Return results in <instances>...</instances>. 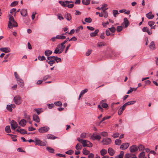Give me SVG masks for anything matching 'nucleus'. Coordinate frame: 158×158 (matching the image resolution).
<instances>
[{
    "instance_id": "nucleus-1",
    "label": "nucleus",
    "mask_w": 158,
    "mask_h": 158,
    "mask_svg": "<svg viewBox=\"0 0 158 158\" xmlns=\"http://www.w3.org/2000/svg\"><path fill=\"white\" fill-rule=\"evenodd\" d=\"M9 22L8 24V27L9 28H11L13 27L18 26L17 23L15 21L14 19L12 16V15H9Z\"/></svg>"
},
{
    "instance_id": "nucleus-2",
    "label": "nucleus",
    "mask_w": 158,
    "mask_h": 158,
    "mask_svg": "<svg viewBox=\"0 0 158 158\" xmlns=\"http://www.w3.org/2000/svg\"><path fill=\"white\" fill-rule=\"evenodd\" d=\"M77 140L79 142L82 144L84 147H91L93 146L92 143L88 141L81 139L79 138H78Z\"/></svg>"
},
{
    "instance_id": "nucleus-3",
    "label": "nucleus",
    "mask_w": 158,
    "mask_h": 158,
    "mask_svg": "<svg viewBox=\"0 0 158 158\" xmlns=\"http://www.w3.org/2000/svg\"><path fill=\"white\" fill-rule=\"evenodd\" d=\"M34 143H35V145H38L42 146H45V143L41 141L39 139L35 138L34 139Z\"/></svg>"
},
{
    "instance_id": "nucleus-4",
    "label": "nucleus",
    "mask_w": 158,
    "mask_h": 158,
    "mask_svg": "<svg viewBox=\"0 0 158 158\" xmlns=\"http://www.w3.org/2000/svg\"><path fill=\"white\" fill-rule=\"evenodd\" d=\"M64 50L63 48H62L60 44H59L56 48L54 53L55 54H60L64 51Z\"/></svg>"
},
{
    "instance_id": "nucleus-5",
    "label": "nucleus",
    "mask_w": 158,
    "mask_h": 158,
    "mask_svg": "<svg viewBox=\"0 0 158 158\" xmlns=\"http://www.w3.org/2000/svg\"><path fill=\"white\" fill-rule=\"evenodd\" d=\"M13 100L15 103L17 105H19L21 103L22 100L21 97L19 95L15 96Z\"/></svg>"
},
{
    "instance_id": "nucleus-6",
    "label": "nucleus",
    "mask_w": 158,
    "mask_h": 158,
    "mask_svg": "<svg viewBox=\"0 0 158 158\" xmlns=\"http://www.w3.org/2000/svg\"><path fill=\"white\" fill-rule=\"evenodd\" d=\"M50 129L49 127L47 126H44L41 127L38 129L39 132L41 133H44L47 132Z\"/></svg>"
},
{
    "instance_id": "nucleus-7",
    "label": "nucleus",
    "mask_w": 158,
    "mask_h": 158,
    "mask_svg": "<svg viewBox=\"0 0 158 158\" xmlns=\"http://www.w3.org/2000/svg\"><path fill=\"white\" fill-rule=\"evenodd\" d=\"M112 142L111 139L109 138H106L103 139L102 141V142L103 143V145H107L110 144Z\"/></svg>"
},
{
    "instance_id": "nucleus-8",
    "label": "nucleus",
    "mask_w": 158,
    "mask_h": 158,
    "mask_svg": "<svg viewBox=\"0 0 158 158\" xmlns=\"http://www.w3.org/2000/svg\"><path fill=\"white\" fill-rule=\"evenodd\" d=\"M11 128L12 130H15L18 127L17 123L14 120H12L10 123Z\"/></svg>"
},
{
    "instance_id": "nucleus-9",
    "label": "nucleus",
    "mask_w": 158,
    "mask_h": 158,
    "mask_svg": "<svg viewBox=\"0 0 158 158\" xmlns=\"http://www.w3.org/2000/svg\"><path fill=\"white\" fill-rule=\"evenodd\" d=\"M130 152L132 153L135 152L138 150V147L135 145H132L129 148Z\"/></svg>"
},
{
    "instance_id": "nucleus-10",
    "label": "nucleus",
    "mask_w": 158,
    "mask_h": 158,
    "mask_svg": "<svg viewBox=\"0 0 158 158\" xmlns=\"http://www.w3.org/2000/svg\"><path fill=\"white\" fill-rule=\"evenodd\" d=\"M91 138L93 140L97 139L99 140L101 138L100 136L97 135V133H94L92 135Z\"/></svg>"
},
{
    "instance_id": "nucleus-11",
    "label": "nucleus",
    "mask_w": 158,
    "mask_h": 158,
    "mask_svg": "<svg viewBox=\"0 0 158 158\" xmlns=\"http://www.w3.org/2000/svg\"><path fill=\"white\" fill-rule=\"evenodd\" d=\"M129 144L128 143H123L120 146V148L122 150L127 149L129 146Z\"/></svg>"
},
{
    "instance_id": "nucleus-12",
    "label": "nucleus",
    "mask_w": 158,
    "mask_h": 158,
    "mask_svg": "<svg viewBox=\"0 0 158 158\" xmlns=\"http://www.w3.org/2000/svg\"><path fill=\"white\" fill-rule=\"evenodd\" d=\"M20 14L23 17H26L27 16V9H23L20 11Z\"/></svg>"
},
{
    "instance_id": "nucleus-13",
    "label": "nucleus",
    "mask_w": 158,
    "mask_h": 158,
    "mask_svg": "<svg viewBox=\"0 0 158 158\" xmlns=\"http://www.w3.org/2000/svg\"><path fill=\"white\" fill-rule=\"evenodd\" d=\"M16 81L18 82V85L20 87L22 88L24 86V83L23 80L22 79L19 78L16 80Z\"/></svg>"
},
{
    "instance_id": "nucleus-14",
    "label": "nucleus",
    "mask_w": 158,
    "mask_h": 158,
    "mask_svg": "<svg viewBox=\"0 0 158 158\" xmlns=\"http://www.w3.org/2000/svg\"><path fill=\"white\" fill-rule=\"evenodd\" d=\"M0 50L1 51L3 52L6 53L9 52L10 51V48L8 47L7 48H0Z\"/></svg>"
},
{
    "instance_id": "nucleus-15",
    "label": "nucleus",
    "mask_w": 158,
    "mask_h": 158,
    "mask_svg": "<svg viewBox=\"0 0 158 158\" xmlns=\"http://www.w3.org/2000/svg\"><path fill=\"white\" fill-rule=\"evenodd\" d=\"M33 120L37 123H39L40 122V119L39 116L36 114L33 115Z\"/></svg>"
},
{
    "instance_id": "nucleus-16",
    "label": "nucleus",
    "mask_w": 158,
    "mask_h": 158,
    "mask_svg": "<svg viewBox=\"0 0 158 158\" xmlns=\"http://www.w3.org/2000/svg\"><path fill=\"white\" fill-rule=\"evenodd\" d=\"M69 2L68 1H60L59 2V3L61 4V6H62L64 7H66V4H68V3Z\"/></svg>"
},
{
    "instance_id": "nucleus-17",
    "label": "nucleus",
    "mask_w": 158,
    "mask_h": 158,
    "mask_svg": "<svg viewBox=\"0 0 158 158\" xmlns=\"http://www.w3.org/2000/svg\"><path fill=\"white\" fill-rule=\"evenodd\" d=\"M56 56H50L47 57L48 60L51 61L53 63H55L56 60Z\"/></svg>"
},
{
    "instance_id": "nucleus-18",
    "label": "nucleus",
    "mask_w": 158,
    "mask_h": 158,
    "mask_svg": "<svg viewBox=\"0 0 158 158\" xmlns=\"http://www.w3.org/2000/svg\"><path fill=\"white\" fill-rule=\"evenodd\" d=\"M108 152L109 154L111 156H113L115 153L114 150L111 148H108Z\"/></svg>"
},
{
    "instance_id": "nucleus-19",
    "label": "nucleus",
    "mask_w": 158,
    "mask_h": 158,
    "mask_svg": "<svg viewBox=\"0 0 158 158\" xmlns=\"http://www.w3.org/2000/svg\"><path fill=\"white\" fill-rule=\"evenodd\" d=\"M108 9V8H105L102 10V13H103V15L104 17L105 18H106L108 17V13L106 11Z\"/></svg>"
},
{
    "instance_id": "nucleus-20",
    "label": "nucleus",
    "mask_w": 158,
    "mask_h": 158,
    "mask_svg": "<svg viewBox=\"0 0 158 158\" xmlns=\"http://www.w3.org/2000/svg\"><path fill=\"white\" fill-rule=\"evenodd\" d=\"M142 31L143 32H147L149 35H151L152 33L149 30V29L147 27H144L142 29Z\"/></svg>"
},
{
    "instance_id": "nucleus-21",
    "label": "nucleus",
    "mask_w": 158,
    "mask_h": 158,
    "mask_svg": "<svg viewBox=\"0 0 158 158\" xmlns=\"http://www.w3.org/2000/svg\"><path fill=\"white\" fill-rule=\"evenodd\" d=\"M149 47L152 50H154L155 49L156 47L154 41H152L151 42Z\"/></svg>"
},
{
    "instance_id": "nucleus-22",
    "label": "nucleus",
    "mask_w": 158,
    "mask_h": 158,
    "mask_svg": "<svg viewBox=\"0 0 158 158\" xmlns=\"http://www.w3.org/2000/svg\"><path fill=\"white\" fill-rule=\"evenodd\" d=\"M69 2L68 3L66 4V7H68L69 8H72L74 6V5L73 3V2L72 1H68Z\"/></svg>"
},
{
    "instance_id": "nucleus-23",
    "label": "nucleus",
    "mask_w": 158,
    "mask_h": 158,
    "mask_svg": "<svg viewBox=\"0 0 158 158\" xmlns=\"http://www.w3.org/2000/svg\"><path fill=\"white\" fill-rule=\"evenodd\" d=\"M26 123V121L24 119H22L19 122V124L22 127H24Z\"/></svg>"
},
{
    "instance_id": "nucleus-24",
    "label": "nucleus",
    "mask_w": 158,
    "mask_h": 158,
    "mask_svg": "<svg viewBox=\"0 0 158 158\" xmlns=\"http://www.w3.org/2000/svg\"><path fill=\"white\" fill-rule=\"evenodd\" d=\"M64 17L68 21H70L72 19L71 15L69 13H67L65 14Z\"/></svg>"
},
{
    "instance_id": "nucleus-25",
    "label": "nucleus",
    "mask_w": 158,
    "mask_h": 158,
    "mask_svg": "<svg viewBox=\"0 0 158 158\" xmlns=\"http://www.w3.org/2000/svg\"><path fill=\"white\" fill-rule=\"evenodd\" d=\"M47 138L48 139H54L57 138V137L53 135L49 134L47 135Z\"/></svg>"
},
{
    "instance_id": "nucleus-26",
    "label": "nucleus",
    "mask_w": 158,
    "mask_h": 158,
    "mask_svg": "<svg viewBox=\"0 0 158 158\" xmlns=\"http://www.w3.org/2000/svg\"><path fill=\"white\" fill-rule=\"evenodd\" d=\"M146 16L149 19H152L154 17V16L152 14L151 12L147 14L146 15Z\"/></svg>"
},
{
    "instance_id": "nucleus-27",
    "label": "nucleus",
    "mask_w": 158,
    "mask_h": 158,
    "mask_svg": "<svg viewBox=\"0 0 158 158\" xmlns=\"http://www.w3.org/2000/svg\"><path fill=\"white\" fill-rule=\"evenodd\" d=\"M98 32L99 30L98 29H96L94 32H92L90 34V36L91 37H93L95 36Z\"/></svg>"
},
{
    "instance_id": "nucleus-28",
    "label": "nucleus",
    "mask_w": 158,
    "mask_h": 158,
    "mask_svg": "<svg viewBox=\"0 0 158 158\" xmlns=\"http://www.w3.org/2000/svg\"><path fill=\"white\" fill-rule=\"evenodd\" d=\"M52 53V52L49 50H46L45 52V56L49 57L48 56L51 54Z\"/></svg>"
},
{
    "instance_id": "nucleus-29",
    "label": "nucleus",
    "mask_w": 158,
    "mask_h": 158,
    "mask_svg": "<svg viewBox=\"0 0 158 158\" xmlns=\"http://www.w3.org/2000/svg\"><path fill=\"white\" fill-rule=\"evenodd\" d=\"M90 1V0H82V3L84 5H88L89 4Z\"/></svg>"
},
{
    "instance_id": "nucleus-30",
    "label": "nucleus",
    "mask_w": 158,
    "mask_h": 158,
    "mask_svg": "<svg viewBox=\"0 0 158 158\" xmlns=\"http://www.w3.org/2000/svg\"><path fill=\"white\" fill-rule=\"evenodd\" d=\"M24 118H25L27 121H30V116L27 115V114L25 113L24 115Z\"/></svg>"
},
{
    "instance_id": "nucleus-31",
    "label": "nucleus",
    "mask_w": 158,
    "mask_h": 158,
    "mask_svg": "<svg viewBox=\"0 0 158 158\" xmlns=\"http://www.w3.org/2000/svg\"><path fill=\"white\" fill-rule=\"evenodd\" d=\"M124 23L125 24V27H127L129 24V21L126 18H125L124 19Z\"/></svg>"
},
{
    "instance_id": "nucleus-32",
    "label": "nucleus",
    "mask_w": 158,
    "mask_h": 158,
    "mask_svg": "<svg viewBox=\"0 0 158 158\" xmlns=\"http://www.w3.org/2000/svg\"><path fill=\"white\" fill-rule=\"evenodd\" d=\"M75 148L77 150H80L82 148V145L80 143H77L75 147Z\"/></svg>"
},
{
    "instance_id": "nucleus-33",
    "label": "nucleus",
    "mask_w": 158,
    "mask_h": 158,
    "mask_svg": "<svg viewBox=\"0 0 158 158\" xmlns=\"http://www.w3.org/2000/svg\"><path fill=\"white\" fill-rule=\"evenodd\" d=\"M58 39L64 40L66 38V36H64V34H62L61 35H57Z\"/></svg>"
},
{
    "instance_id": "nucleus-34",
    "label": "nucleus",
    "mask_w": 158,
    "mask_h": 158,
    "mask_svg": "<svg viewBox=\"0 0 158 158\" xmlns=\"http://www.w3.org/2000/svg\"><path fill=\"white\" fill-rule=\"evenodd\" d=\"M121 140L119 139H116L115 141V143L117 145H119L121 143Z\"/></svg>"
},
{
    "instance_id": "nucleus-35",
    "label": "nucleus",
    "mask_w": 158,
    "mask_h": 158,
    "mask_svg": "<svg viewBox=\"0 0 158 158\" xmlns=\"http://www.w3.org/2000/svg\"><path fill=\"white\" fill-rule=\"evenodd\" d=\"M138 148L140 151L143 150L144 149V147L141 144L139 145Z\"/></svg>"
},
{
    "instance_id": "nucleus-36",
    "label": "nucleus",
    "mask_w": 158,
    "mask_h": 158,
    "mask_svg": "<svg viewBox=\"0 0 158 158\" xmlns=\"http://www.w3.org/2000/svg\"><path fill=\"white\" fill-rule=\"evenodd\" d=\"M82 152H83V153L84 155H87L89 153V151L86 150V149L84 148Z\"/></svg>"
},
{
    "instance_id": "nucleus-37",
    "label": "nucleus",
    "mask_w": 158,
    "mask_h": 158,
    "mask_svg": "<svg viewBox=\"0 0 158 158\" xmlns=\"http://www.w3.org/2000/svg\"><path fill=\"white\" fill-rule=\"evenodd\" d=\"M38 59L41 61H43L44 60H46V58L44 56H38Z\"/></svg>"
},
{
    "instance_id": "nucleus-38",
    "label": "nucleus",
    "mask_w": 158,
    "mask_h": 158,
    "mask_svg": "<svg viewBox=\"0 0 158 158\" xmlns=\"http://www.w3.org/2000/svg\"><path fill=\"white\" fill-rule=\"evenodd\" d=\"M5 131L7 133H9L11 132V130L9 126H7L6 127Z\"/></svg>"
},
{
    "instance_id": "nucleus-39",
    "label": "nucleus",
    "mask_w": 158,
    "mask_h": 158,
    "mask_svg": "<svg viewBox=\"0 0 158 158\" xmlns=\"http://www.w3.org/2000/svg\"><path fill=\"white\" fill-rule=\"evenodd\" d=\"M107 152L106 150L105 149H102L100 151L101 154L102 156L106 154Z\"/></svg>"
},
{
    "instance_id": "nucleus-40",
    "label": "nucleus",
    "mask_w": 158,
    "mask_h": 158,
    "mask_svg": "<svg viewBox=\"0 0 158 158\" xmlns=\"http://www.w3.org/2000/svg\"><path fill=\"white\" fill-rule=\"evenodd\" d=\"M112 11L113 16L114 17H116V15L119 14V13H118V11L117 10H113Z\"/></svg>"
},
{
    "instance_id": "nucleus-41",
    "label": "nucleus",
    "mask_w": 158,
    "mask_h": 158,
    "mask_svg": "<svg viewBox=\"0 0 158 158\" xmlns=\"http://www.w3.org/2000/svg\"><path fill=\"white\" fill-rule=\"evenodd\" d=\"M105 44L103 42H98L97 44V46L99 47H101L104 46Z\"/></svg>"
},
{
    "instance_id": "nucleus-42",
    "label": "nucleus",
    "mask_w": 158,
    "mask_h": 158,
    "mask_svg": "<svg viewBox=\"0 0 158 158\" xmlns=\"http://www.w3.org/2000/svg\"><path fill=\"white\" fill-rule=\"evenodd\" d=\"M19 132L22 134H27V131L24 129H20Z\"/></svg>"
},
{
    "instance_id": "nucleus-43",
    "label": "nucleus",
    "mask_w": 158,
    "mask_h": 158,
    "mask_svg": "<svg viewBox=\"0 0 158 158\" xmlns=\"http://www.w3.org/2000/svg\"><path fill=\"white\" fill-rule=\"evenodd\" d=\"M46 149L50 153H53L54 150L53 149L50 147H47Z\"/></svg>"
},
{
    "instance_id": "nucleus-44",
    "label": "nucleus",
    "mask_w": 158,
    "mask_h": 158,
    "mask_svg": "<svg viewBox=\"0 0 158 158\" xmlns=\"http://www.w3.org/2000/svg\"><path fill=\"white\" fill-rule=\"evenodd\" d=\"M11 106V104L10 105H7L6 108V109L10 112H11L12 110V109Z\"/></svg>"
},
{
    "instance_id": "nucleus-45",
    "label": "nucleus",
    "mask_w": 158,
    "mask_h": 158,
    "mask_svg": "<svg viewBox=\"0 0 158 158\" xmlns=\"http://www.w3.org/2000/svg\"><path fill=\"white\" fill-rule=\"evenodd\" d=\"M110 117H111L110 116H107V117H103V118L102 120L100 122L99 124H100V123H102V122L104 121V120H105L107 119H108L110 118Z\"/></svg>"
},
{
    "instance_id": "nucleus-46",
    "label": "nucleus",
    "mask_w": 158,
    "mask_h": 158,
    "mask_svg": "<svg viewBox=\"0 0 158 158\" xmlns=\"http://www.w3.org/2000/svg\"><path fill=\"white\" fill-rule=\"evenodd\" d=\"M101 135L103 137H106L108 136V133L106 131H103L101 133Z\"/></svg>"
},
{
    "instance_id": "nucleus-47",
    "label": "nucleus",
    "mask_w": 158,
    "mask_h": 158,
    "mask_svg": "<svg viewBox=\"0 0 158 158\" xmlns=\"http://www.w3.org/2000/svg\"><path fill=\"white\" fill-rule=\"evenodd\" d=\"M86 136V133H82L80 135V137L82 139L85 138Z\"/></svg>"
},
{
    "instance_id": "nucleus-48",
    "label": "nucleus",
    "mask_w": 158,
    "mask_h": 158,
    "mask_svg": "<svg viewBox=\"0 0 158 158\" xmlns=\"http://www.w3.org/2000/svg\"><path fill=\"white\" fill-rule=\"evenodd\" d=\"M85 21L86 23H90L92 22V19L90 18H86Z\"/></svg>"
},
{
    "instance_id": "nucleus-49",
    "label": "nucleus",
    "mask_w": 158,
    "mask_h": 158,
    "mask_svg": "<svg viewBox=\"0 0 158 158\" xmlns=\"http://www.w3.org/2000/svg\"><path fill=\"white\" fill-rule=\"evenodd\" d=\"M34 110L36 112L37 114L39 115L41 112V109H35Z\"/></svg>"
},
{
    "instance_id": "nucleus-50",
    "label": "nucleus",
    "mask_w": 158,
    "mask_h": 158,
    "mask_svg": "<svg viewBox=\"0 0 158 158\" xmlns=\"http://www.w3.org/2000/svg\"><path fill=\"white\" fill-rule=\"evenodd\" d=\"M18 2L15 1H14L13 2H12L10 5V6H14L18 4Z\"/></svg>"
},
{
    "instance_id": "nucleus-51",
    "label": "nucleus",
    "mask_w": 158,
    "mask_h": 158,
    "mask_svg": "<svg viewBox=\"0 0 158 158\" xmlns=\"http://www.w3.org/2000/svg\"><path fill=\"white\" fill-rule=\"evenodd\" d=\"M109 30L112 32H114L116 31V29L114 27H112L111 28H109Z\"/></svg>"
},
{
    "instance_id": "nucleus-52",
    "label": "nucleus",
    "mask_w": 158,
    "mask_h": 158,
    "mask_svg": "<svg viewBox=\"0 0 158 158\" xmlns=\"http://www.w3.org/2000/svg\"><path fill=\"white\" fill-rule=\"evenodd\" d=\"M88 91V90L87 89H85L84 90H82L80 94L81 95H83L85 93H86Z\"/></svg>"
},
{
    "instance_id": "nucleus-53",
    "label": "nucleus",
    "mask_w": 158,
    "mask_h": 158,
    "mask_svg": "<svg viewBox=\"0 0 158 158\" xmlns=\"http://www.w3.org/2000/svg\"><path fill=\"white\" fill-rule=\"evenodd\" d=\"M55 105L57 106H59L62 105V103L60 101H58L54 102Z\"/></svg>"
},
{
    "instance_id": "nucleus-54",
    "label": "nucleus",
    "mask_w": 158,
    "mask_h": 158,
    "mask_svg": "<svg viewBox=\"0 0 158 158\" xmlns=\"http://www.w3.org/2000/svg\"><path fill=\"white\" fill-rule=\"evenodd\" d=\"M10 54H8L5 56L4 58L5 60L3 61L2 62H7L8 61L6 59L8 58V57L10 55Z\"/></svg>"
},
{
    "instance_id": "nucleus-55",
    "label": "nucleus",
    "mask_w": 158,
    "mask_h": 158,
    "mask_svg": "<svg viewBox=\"0 0 158 158\" xmlns=\"http://www.w3.org/2000/svg\"><path fill=\"white\" fill-rule=\"evenodd\" d=\"M16 10V9L15 8H13L11 9L10 11V13L11 14H13V13L15 12V13L14 14V16H15L16 12H15V11Z\"/></svg>"
},
{
    "instance_id": "nucleus-56",
    "label": "nucleus",
    "mask_w": 158,
    "mask_h": 158,
    "mask_svg": "<svg viewBox=\"0 0 158 158\" xmlns=\"http://www.w3.org/2000/svg\"><path fill=\"white\" fill-rule=\"evenodd\" d=\"M119 135V134L118 133H115L112 135V136L114 138H117L118 137Z\"/></svg>"
},
{
    "instance_id": "nucleus-57",
    "label": "nucleus",
    "mask_w": 158,
    "mask_h": 158,
    "mask_svg": "<svg viewBox=\"0 0 158 158\" xmlns=\"http://www.w3.org/2000/svg\"><path fill=\"white\" fill-rule=\"evenodd\" d=\"M73 152H74L73 151L70 150L66 152L65 153L71 155L73 153Z\"/></svg>"
},
{
    "instance_id": "nucleus-58",
    "label": "nucleus",
    "mask_w": 158,
    "mask_h": 158,
    "mask_svg": "<svg viewBox=\"0 0 158 158\" xmlns=\"http://www.w3.org/2000/svg\"><path fill=\"white\" fill-rule=\"evenodd\" d=\"M123 28L121 26H118L117 27V31L118 32H120L122 30Z\"/></svg>"
},
{
    "instance_id": "nucleus-59",
    "label": "nucleus",
    "mask_w": 158,
    "mask_h": 158,
    "mask_svg": "<svg viewBox=\"0 0 158 158\" xmlns=\"http://www.w3.org/2000/svg\"><path fill=\"white\" fill-rule=\"evenodd\" d=\"M124 153L123 151H121L119 155L118 156L119 158H123V157Z\"/></svg>"
},
{
    "instance_id": "nucleus-60",
    "label": "nucleus",
    "mask_w": 158,
    "mask_h": 158,
    "mask_svg": "<svg viewBox=\"0 0 158 158\" xmlns=\"http://www.w3.org/2000/svg\"><path fill=\"white\" fill-rule=\"evenodd\" d=\"M55 58V62H56L57 63L58 62H61V59L60 58H59L57 56H56Z\"/></svg>"
},
{
    "instance_id": "nucleus-61",
    "label": "nucleus",
    "mask_w": 158,
    "mask_h": 158,
    "mask_svg": "<svg viewBox=\"0 0 158 158\" xmlns=\"http://www.w3.org/2000/svg\"><path fill=\"white\" fill-rule=\"evenodd\" d=\"M91 52H92V50H90V49H89L85 53L86 56H89L91 54Z\"/></svg>"
},
{
    "instance_id": "nucleus-62",
    "label": "nucleus",
    "mask_w": 158,
    "mask_h": 158,
    "mask_svg": "<svg viewBox=\"0 0 158 158\" xmlns=\"http://www.w3.org/2000/svg\"><path fill=\"white\" fill-rule=\"evenodd\" d=\"M145 156V153L144 152H141L139 156V158H141L142 157H144Z\"/></svg>"
},
{
    "instance_id": "nucleus-63",
    "label": "nucleus",
    "mask_w": 158,
    "mask_h": 158,
    "mask_svg": "<svg viewBox=\"0 0 158 158\" xmlns=\"http://www.w3.org/2000/svg\"><path fill=\"white\" fill-rule=\"evenodd\" d=\"M155 23L153 21H150L148 22V24L150 27H152L154 24Z\"/></svg>"
},
{
    "instance_id": "nucleus-64",
    "label": "nucleus",
    "mask_w": 158,
    "mask_h": 158,
    "mask_svg": "<svg viewBox=\"0 0 158 158\" xmlns=\"http://www.w3.org/2000/svg\"><path fill=\"white\" fill-rule=\"evenodd\" d=\"M131 156V154L127 153L125 155L124 158H130Z\"/></svg>"
}]
</instances>
